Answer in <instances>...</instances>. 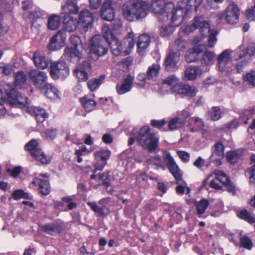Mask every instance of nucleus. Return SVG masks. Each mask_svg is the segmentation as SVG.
Returning a JSON list of instances; mask_svg holds the SVG:
<instances>
[{"mask_svg":"<svg viewBox=\"0 0 255 255\" xmlns=\"http://www.w3.org/2000/svg\"><path fill=\"white\" fill-rule=\"evenodd\" d=\"M111 151L108 149H103L96 151L94 155L95 157V162L94 164V169L93 171V174L91 176L92 180H97L103 181L102 184L106 187V190L110 193H112V187L110 186V179L108 174L105 172L95 174L97 171H101L107 164V160L111 156Z\"/></svg>","mask_w":255,"mask_h":255,"instance_id":"nucleus-1","label":"nucleus"},{"mask_svg":"<svg viewBox=\"0 0 255 255\" xmlns=\"http://www.w3.org/2000/svg\"><path fill=\"white\" fill-rule=\"evenodd\" d=\"M146 5L141 0L127 1L123 6V15L127 20L131 21L141 19L146 15Z\"/></svg>","mask_w":255,"mask_h":255,"instance_id":"nucleus-2","label":"nucleus"},{"mask_svg":"<svg viewBox=\"0 0 255 255\" xmlns=\"http://www.w3.org/2000/svg\"><path fill=\"white\" fill-rule=\"evenodd\" d=\"M209 27V23L204 19V17L197 16L194 18L192 24L186 27L184 29V32L186 33H189L199 28L200 33L203 36H206L209 34L208 45L209 47H213L217 41V32L214 29H210Z\"/></svg>","mask_w":255,"mask_h":255,"instance_id":"nucleus-3","label":"nucleus"},{"mask_svg":"<svg viewBox=\"0 0 255 255\" xmlns=\"http://www.w3.org/2000/svg\"><path fill=\"white\" fill-rule=\"evenodd\" d=\"M136 139L138 143L149 152L156 153L159 151V138L148 127L141 128Z\"/></svg>","mask_w":255,"mask_h":255,"instance_id":"nucleus-4","label":"nucleus"},{"mask_svg":"<svg viewBox=\"0 0 255 255\" xmlns=\"http://www.w3.org/2000/svg\"><path fill=\"white\" fill-rule=\"evenodd\" d=\"M3 90L4 93L0 89V99H5L10 105L19 108L27 107V98L22 96L21 94L16 91L10 84H5Z\"/></svg>","mask_w":255,"mask_h":255,"instance_id":"nucleus-5","label":"nucleus"},{"mask_svg":"<svg viewBox=\"0 0 255 255\" xmlns=\"http://www.w3.org/2000/svg\"><path fill=\"white\" fill-rule=\"evenodd\" d=\"M89 53L92 57L96 59L99 57L106 55L109 51L108 42L99 35H96L89 43Z\"/></svg>","mask_w":255,"mask_h":255,"instance_id":"nucleus-6","label":"nucleus"},{"mask_svg":"<svg viewBox=\"0 0 255 255\" xmlns=\"http://www.w3.org/2000/svg\"><path fill=\"white\" fill-rule=\"evenodd\" d=\"M50 74L53 79H64L69 74V69L63 61L52 62L50 64Z\"/></svg>","mask_w":255,"mask_h":255,"instance_id":"nucleus-7","label":"nucleus"},{"mask_svg":"<svg viewBox=\"0 0 255 255\" xmlns=\"http://www.w3.org/2000/svg\"><path fill=\"white\" fill-rule=\"evenodd\" d=\"M26 150H28L35 159L42 164H48L50 160L46 158V155L40 149L38 142L36 140L32 139L25 146Z\"/></svg>","mask_w":255,"mask_h":255,"instance_id":"nucleus-8","label":"nucleus"},{"mask_svg":"<svg viewBox=\"0 0 255 255\" xmlns=\"http://www.w3.org/2000/svg\"><path fill=\"white\" fill-rule=\"evenodd\" d=\"M163 158L166 162L167 167L170 172L177 180L176 183L180 184L182 180V175L170 153L164 151L163 153Z\"/></svg>","mask_w":255,"mask_h":255,"instance_id":"nucleus-9","label":"nucleus"},{"mask_svg":"<svg viewBox=\"0 0 255 255\" xmlns=\"http://www.w3.org/2000/svg\"><path fill=\"white\" fill-rule=\"evenodd\" d=\"M240 10L235 3L229 4L225 9L224 13L221 14V17L225 16L227 22L231 25L235 24L239 21Z\"/></svg>","mask_w":255,"mask_h":255,"instance_id":"nucleus-10","label":"nucleus"},{"mask_svg":"<svg viewBox=\"0 0 255 255\" xmlns=\"http://www.w3.org/2000/svg\"><path fill=\"white\" fill-rule=\"evenodd\" d=\"M29 77L34 86L39 89H45L47 83L46 73L38 70H32L29 72Z\"/></svg>","mask_w":255,"mask_h":255,"instance_id":"nucleus-11","label":"nucleus"},{"mask_svg":"<svg viewBox=\"0 0 255 255\" xmlns=\"http://www.w3.org/2000/svg\"><path fill=\"white\" fill-rule=\"evenodd\" d=\"M66 37L63 30H59L50 39V42L47 45L48 49L51 51H55L61 48L65 44Z\"/></svg>","mask_w":255,"mask_h":255,"instance_id":"nucleus-12","label":"nucleus"},{"mask_svg":"<svg viewBox=\"0 0 255 255\" xmlns=\"http://www.w3.org/2000/svg\"><path fill=\"white\" fill-rule=\"evenodd\" d=\"M101 15L102 18L107 21H112L114 19L115 12L111 0L104 1L101 9Z\"/></svg>","mask_w":255,"mask_h":255,"instance_id":"nucleus-13","label":"nucleus"},{"mask_svg":"<svg viewBox=\"0 0 255 255\" xmlns=\"http://www.w3.org/2000/svg\"><path fill=\"white\" fill-rule=\"evenodd\" d=\"M214 174L215 175V178L222 182L227 188V191L234 195L236 192V187L234 184L231 182L227 174L219 170H215L214 171Z\"/></svg>","mask_w":255,"mask_h":255,"instance_id":"nucleus-14","label":"nucleus"},{"mask_svg":"<svg viewBox=\"0 0 255 255\" xmlns=\"http://www.w3.org/2000/svg\"><path fill=\"white\" fill-rule=\"evenodd\" d=\"M27 101L28 103V105L27 106V107L28 106V108H27V107L26 106L20 108L25 110L26 112L30 114H32V113H33L37 122H43L45 119L48 118V114L46 113L45 110L40 107L32 108L30 106V104L27 99Z\"/></svg>","mask_w":255,"mask_h":255,"instance_id":"nucleus-15","label":"nucleus"},{"mask_svg":"<svg viewBox=\"0 0 255 255\" xmlns=\"http://www.w3.org/2000/svg\"><path fill=\"white\" fill-rule=\"evenodd\" d=\"M180 54L171 52L164 60V66L167 71H174L177 69V63L179 61Z\"/></svg>","mask_w":255,"mask_h":255,"instance_id":"nucleus-16","label":"nucleus"},{"mask_svg":"<svg viewBox=\"0 0 255 255\" xmlns=\"http://www.w3.org/2000/svg\"><path fill=\"white\" fill-rule=\"evenodd\" d=\"M91 69L90 63L88 61H84L75 69L76 76L80 81H85L88 78L87 72Z\"/></svg>","mask_w":255,"mask_h":255,"instance_id":"nucleus-17","label":"nucleus"},{"mask_svg":"<svg viewBox=\"0 0 255 255\" xmlns=\"http://www.w3.org/2000/svg\"><path fill=\"white\" fill-rule=\"evenodd\" d=\"M93 19V14L87 9L81 11L79 14L78 22L83 24V28L86 30L91 27Z\"/></svg>","mask_w":255,"mask_h":255,"instance_id":"nucleus-18","label":"nucleus"},{"mask_svg":"<svg viewBox=\"0 0 255 255\" xmlns=\"http://www.w3.org/2000/svg\"><path fill=\"white\" fill-rule=\"evenodd\" d=\"M133 81V77L130 75H128L121 83L117 85L116 91L117 93L120 95H123L130 91Z\"/></svg>","mask_w":255,"mask_h":255,"instance_id":"nucleus-19","label":"nucleus"},{"mask_svg":"<svg viewBox=\"0 0 255 255\" xmlns=\"http://www.w3.org/2000/svg\"><path fill=\"white\" fill-rule=\"evenodd\" d=\"M224 146L223 144L218 142L212 147V154L209 159L211 162L220 161L224 157Z\"/></svg>","mask_w":255,"mask_h":255,"instance_id":"nucleus-20","label":"nucleus"},{"mask_svg":"<svg viewBox=\"0 0 255 255\" xmlns=\"http://www.w3.org/2000/svg\"><path fill=\"white\" fill-rule=\"evenodd\" d=\"M79 7L74 1H66L62 6V14L63 16L76 17Z\"/></svg>","mask_w":255,"mask_h":255,"instance_id":"nucleus-21","label":"nucleus"},{"mask_svg":"<svg viewBox=\"0 0 255 255\" xmlns=\"http://www.w3.org/2000/svg\"><path fill=\"white\" fill-rule=\"evenodd\" d=\"M78 23L77 17L63 16V26L61 30L64 31V35L66 31L69 32L74 31L77 28Z\"/></svg>","mask_w":255,"mask_h":255,"instance_id":"nucleus-22","label":"nucleus"},{"mask_svg":"<svg viewBox=\"0 0 255 255\" xmlns=\"http://www.w3.org/2000/svg\"><path fill=\"white\" fill-rule=\"evenodd\" d=\"M231 60V52L229 49L223 51L218 57L217 65L220 71H224Z\"/></svg>","mask_w":255,"mask_h":255,"instance_id":"nucleus-23","label":"nucleus"},{"mask_svg":"<svg viewBox=\"0 0 255 255\" xmlns=\"http://www.w3.org/2000/svg\"><path fill=\"white\" fill-rule=\"evenodd\" d=\"M185 10L183 8H177L172 12L171 25L173 27L179 26L183 21Z\"/></svg>","mask_w":255,"mask_h":255,"instance_id":"nucleus-24","label":"nucleus"},{"mask_svg":"<svg viewBox=\"0 0 255 255\" xmlns=\"http://www.w3.org/2000/svg\"><path fill=\"white\" fill-rule=\"evenodd\" d=\"M150 42V37L146 34H142L138 37L137 42L138 52L140 55H144Z\"/></svg>","mask_w":255,"mask_h":255,"instance_id":"nucleus-25","label":"nucleus"},{"mask_svg":"<svg viewBox=\"0 0 255 255\" xmlns=\"http://www.w3.org/2000/svg\"><path fill=\"white\" fill-rule=\"evenodd\" d=\"M109 46L110 47L113 54L116 56L124 53L122 42H120L116 37H114L108 42Z\"/></svg>","mask_w":255,"mask_h":255,"instance_id":"nucleus-26","label":"nucleus"},{"mask_svg":"<svg viewBox=\"0 0 255 255\" xmlns=\"http://www.w3.org/2000/svg\"><path fill=\"white\" fill-rule=\"evenodd\" d=\"M33 184H38L40 192L44 195H48L50 191L49 182L47 180H43L40 178H35L32 182Z\"/></svg>","mask_w":255,"mask_h":255,"instance_id":"nucleus-27","label":"nucleus"},{"mask_svg":"<svg viewBox=\"0 0 255 255\" xmlns=\"http://www.w3.org/2000/svg\"><path fill=\"white\" fill-rule=\"evenodd\" d=\"M61 17L57 14H51L47 20V27L51 30L57 29L61 24Z\"/></svg>","mask_w":255,"mask_h":255,"instance_id":"nucleus-28","label":"nucleus"},{"mask_svg":"<svg viewBox=\"0 0 255 255\" xmlns=\"http://www.w3.org/2000/svg\"><path fill=\"white\" fill-rule=\"evenodd\" d=\"M33 60L35 66L39 68L45 69L48 67V62L45 56L39 52L34 53Z\"/></svg>","mask_w":255,"mask_h":255,"instance_id":"nucleus-29","label":"nucleus"},{"mask_svg":"<svg viewBox=\"0 0 255 255\" xmlns=\"http://www.w3.org/2000/svg\"><path fill=\"white\" fill-rule=\"evenodd\" d=\"M122 42L124 47V54H128L134 45V33L132 32L129 33L128 36L125 38Z\"/></svg>","mask_w":255,"mask_h":255,"instance_id":"nucleus-30","label":"nucleus"},{"mask_svg":"<svg viewBox=\"0 0 255 255\" xmlns=\"http://www.w3.org/2000/svg\"><path fill=\"white\" fill-rule=\"evenodd\" d=\"M153 11L155 14L167 16L165 12V3L163 0H153L151 4Z\"/></svg>","mask_w":255,"mask_h":255,"instance_id":"nucleus-31","label":"nucleus"},{"mask_svg":"<svg viewBox=\"0 0 255 255\" xmlns=\"http://www.w3.org/2000/svg\"><path fill=\"white\" fill-rule=\"evenodd\" d=\"M87 204L93 211L97 214L98 216H105L110 213L109 209L106 207H101L95 202H88Z\"/></svg>","mask_w":255,"mask_h":255,"instance_id":"nucleus-32","label":"nucleus"},{"mask_svg":"<svg viewBox=\"0 0 255 255\" xmlns=\"http://www.w3.org/2000/svg\"><path fill=\"white\" fill-rule=\"evenodd\" d=\"M201 73V69L199 66L189 67L185 71V77L188 80H192Z\"/></svg>","mask_w":255,"mask_h":255,"instance_id":"nucleus-33","label":"nucleus"},{"mask_svg":"<svg viewBox=\"0 0 255 255\" xmlns=\"http://www.w3.org/2000/svg\"><path fill=\"white\" fill-rule=\"evenodd\" d=\"M81 48H76V47H68L65 49V55L70 57L71 58H74L76 61H78L82 55Z\"/></svg>","mask_w":255,"mask_h":255,"instance_id":"nucleus-34","label":"nucleus"},{"mask_svg":"<svg viewBox=\"0 0 255 255\" xmlns=\"http://www.w3.org/2000/svg\"><path fill=\"white\" fill-rule=\"evenodd\" d=\"M215 56V54L213 51L206 50L203 52L200 59V62L202 66H207L210 65Z\"/></svg>","mask_w":255,"mask_h":255,"instance_id":"nucleus-35","label":"nucleus"},{"mask_svg":"<svg viewBox=\"0 0 255 255\" xmlns=\"http://www.w3.org/2000/svg\"><path fill=\"white\" fill-rule=\"evenodd\" d=\"M43 231L50 234L59 233L63 230L62 226L58 223H52L42 227Z\"/></svg>","mask_w":255,"mask_h":255,"instance_id":"nucleus-36","label":"nucleus"},{"mask_svg":"<svg viewBox=\"0 0 255 255\" xmlns=\"http://www.w3.org/2000/svg\"><path fill=\"white\" fill-rule=\"evenodd\" d=\"M185 125V120L179 117H175L171 119L169 124V129L173 130L183 128Z\"/></svg>","mask_w":255,"mask_h":255,"instance_id":"nucleus-37","label":"nucleus"},{"mask_svg":"<svg viewBox=\"0 0 255 255\" xmlns=\"http://www.w3.org/2000/svg\"><path fill=\"white\" fill-rule=\"evenodd\" d=\"M45 89H46L45 95L47 97L50 99H53L56 97L59 98V91L51 84H48Z\"/></svg>","mask_w":255,"mask_h":255,"instance_id":"nucleus-38","label":"nucleus"},{"mask_svg":"<svg viewBox=\"0 0 255 255\" xmlns=\"http://www.w3.org/2000/svg\"><path fill=\"white\" fill-rule=\"evenodd\" d=\"M207 117L212 121H217L221 117V111L219 107H214L210 110L207 114Z\"/></svg>","mask_w":255,"mask_h":255,"instance_id":"nucleus-39","label":"nucleus"},{"mask_svg":"<svg viewBox=\"0 0 255 255\" xmlns=\"http://www.w3.org/2000/svg\"><path fill=\"white\" fill-rule=\"evenodd\" d=\"M26 81V76L23 72L19 71L16 73L14 80V85L16 87L21 88Z\"/></svg>","mask_w":255,"mask_h":255,"instance_id":"nucleus-40","label":"nucleus"},{"mask_svg":"<svg viewBox=\"0 0 255 255\" xmlns=\"http://www.w3.org/2000/svg\"><path fill=\"white\" fill-rule=\"evenodd\" d=\"M191 120L194 122L195 128H197L198 130L201 131L203 136H205L207 133V129L202 119L195 117L193 118Z\"/></svg>","mask_w":255,"mask_h":255,"instance_id":"nucleus-41","label":"nucleus"},{"mask_svg":"<svg viewBox=\"0 0 255 255\" xmlns=\"http://www.w3.org/2000/svg\"><path fill=\"white\" fill-rule=\"evenodd\" d=\"M209 201L205 199H202L199 202L195 203L197 207V214L199 215H202L206 211L209 206Z\"/></svg>","mask_w":255,"mask_h":255,"instance_id":"nucleus-42","label":"nucleus"},{"mask_svg":"<svg viewBox=\"0 0 255 255\" xmlns=\"http://www.w3.org/2000/svg\"><path fill=\"white\" fill-rule=\"evenodd\" d=\"M80 101L85 109L89 112L94 109L96 106V103L94 100L88 99L87 97L81 98Z\"/></svg>","mask_w":255,"mask_h":255,"instance_id":"nucleus-43","label":"nucleus"},{"mask_svg":"<svg viewBox=\"0 0 255 255\" xmlns=\"http://www.w3.org/2000/svg\"><path fill=\"white\" fill-rule=\"evenodd\" d=\"M160 66L157 64H152L149 66L147 72V76L148 79H153L158 74Z\"/></svg>","mask_w":255,"mask_h":255,"instance_id":"nucleus-44","label":"nucleus"},{"mask_svg":"<svg viewBox=\"0 0 255 255\" xmlns=\"http://www.w3.org/2000/svg\"><path fill=\"white\" fill-rule=\"evenodd\" d=\"M179 80L175 75H172L168 76L163 81V85H168L170 87V90L176 84H178Z\"/></svg>","mask_w":255,"mask_h":255,"instance_id":"nucleus-45","label":"nucleus"},{"mask_svg":"<svg viewBox=\"0 0 255 255\" xmlns=\"http://www.w3.org/2000/svg\"><path fill=\"white\" fill-rule=\"evenodd\" d=\"M105 76H101L99 79L91 80L87 83L88 87L91 91L95 90L102 83Z\"/></svg>","mask_w":255,"mask_h":255,"instance_id":"nucleus-46","label":"nucleus"},{"mask_svg":"<svg viewBox=\"0 0 255 255\" xmlns=\"http://www.w3.org/2000/svg\"><path fill=\"white\" fill-rule=\"evenodd\" d=\"M238 216L241 219H244L250 223L255 222V217L253 216L246 210L241 211Z\"/></svg>","mask_w":255,"mask_h":255,"instance_id":"nucleus-47","label":"nucleus"},{"mask_svg":"<svg viewBox=\"0 0 255 255\" xmlns=\"http://www.w3.org/2000/svg\"><path fill=\"white\" fill-rule=\"evenodd\" d=\"M13 67L12 65L0 63V73L5 75H9L13 72Z\"/></svg>","mask_w":255,"mask_h":255,"instance_id":"nucleus-48","label":"nucleus"},{"mask_svg":"<svg viewBox=\"0 0 255 255\" xmlns=\"http://www.w3.org/2000/svg\"><path fill=\"white\" fill-rule=\"evenodd\" d=\"M174 31L173 26L171 25L163 26L160 28V35L163 37L170 36Z\"/></svg>","mask_w":255,"mask_h":255,"instance_id":"nucleus-49","label":"nucleus"},{"mask_svg":"<svg viewBox=\"0 0 255 255\" xmlns=\"http://www.w3.org/2000/svg\"><path fill=\"white\" fill-rule=\"evenodd\" d=\"M240 244L241 247L248 250H251L253 246L252 240L246 236L240 238Z\"/></svg>","mask_w":255,"mask_h":255,"instance_id":"nucleus-50","label":"nucleus"},{"mask_svg":"<svg viewBox=\"0 0 255 255\" xmlns=\"http://www.w3.org/2000/svg\"><path fill=\"white\" fill-rule=\"evenodd\" d=\"M244 80L248 84L255 87V71H252L244 77Z\"/></svg>","mask_w":255,"mask_h":255,"instance_id":"nucleus-51","label":"nucleus"},{"mask_svg":"<svg viewBox=\"0 0 255 255\" xmlns=\"http://www.w3.org/2000/svg\"><path fill=\"white\" fill-rule=\"evenodd\" d=\"M102 33L103 36L102 37L104 38L107 42H109L112 38L115 37L112 33L111 31L109 29V27L104 25L102 27Z\"/></svg>","mask_w":255,"mask_h":255,"instance_id":"nucleus-52","label":"nucleus"},{"mask_svg":"<svg viewBox=\"0 0 255 255\" xmlns=\"http://www.w3.org/2000/svg\"><path fill=\"white\" fill-rule=\"evenodd\" d=\"M226 157L230 164H235L238 161L239 155L235 151L228 152L226 154Z\"/></svg>","mask_w":255,"mask_h":255,"instance_id":"nucleus-53","label":"nucleus"},{"mask_svg":"<svg viewBox=\"0 0 255 255\" xmlns=\"http://www.w3.org/2000/svg\"><path fill=\"white\" fill-rule=\"evenodd\" d=\"M254 113V110L253 109L245 110L243 111L241 118L245 124L248 123V121L252 118Z\"/></svg>","mask_w":255,"mask_h":255,"instance_id":"nucleus-54","label":"nucleus"},{"mask_svg":"<svg viewBox=\"0 0 255 255\" xmlns=\"http://www.w3.org/2000/svg\"><path fill=\"white\" fill-rule=\"evenodd\" d=\"M185 58L186 62L188 63H191L198 59V57L196 55V54L194 53L191 50H188L186 52Z\"/></svg>","mask_w":255,"mask_h":255,"instance_id":"nucleus-55","label":"nucleus"},{"mask_svg":"<svg viewBox=\"0 0 255 255\" xmlns=\"http://www.w3.org/2000/svg\"><path fill=\"white\" fill-rule=\"evenodd\" d=\"M197 90L194 87L185 84L184 95H186L187 96L193 97L195 96Z\"/></svg>","mask_w":255,"mask_h":255,"instance_id":"nucleus-56","label":"nucleus"},{"mask_svg":"<svg viewBox=\"0 0 255 255\" xmlns=\"http://www.w3.org/2000/svg\"><path fill=\"white\" fill-rule=\"evenodd\" d=\"M186 45V42L181 38H178L175 41V48L178 51H181L185 48Z\"/></svg>","mask_w":255,"mask_h":255,"instance_id":"nucleus-57","label":"nucleus"},{"mask_svg":"<svg viewBox=\"0 0 255 255\" xmlns=\"http://www.w3.org/2000/svg\"><path fill=\"white\" fill-rule=\"evenodd\" d=\"M70 41L72 44V47H76V48L82 49L81 44V40L80 38L76 35H72L70 37Z\"/></svg>","mask_w":255,"mask_h":255,"instance_id":"nucleus-58","label":"nucleus"},{"mask_svg":"<svg viewBox=\"0 0 255 255\" xmlns=\"http://www.w3.org/2000/svg\"><path fill=\"white\" fill-rule=\"evenodd\" d=\"M57 130L56 129H51L46 130L43 137L47 139H53L57 135Z\"/></svg>","mask_w":255,"mask_h":255,"instance_id":"nucleus-59","label":"nucleus"},{"mask_svg":"<svg viewBox=\"0 0 255 255\" xmlns=\"http://www.w3.org/2000/svg\"><path fill=\"white\" fill-rule=\"evenodd\" d=\"M185 84H179L178 82V84H176L172 89L170 90L172 93H177L178 94H183L184 90Z\"/></svg>","mask_w":255,"mask_h":255,"instance_id":"nucleus-60","label":"nucleus"},{"mask_svg":"<svg viewBox=\"0 0 255 255\" xmlns=\"http://www.w3.org/2000/svg\"><path fill=\"white\" fill-rule=\"evenodd\" d=\"M185 188L186 189V194H189L190 189L186 186L185 182H184L182 185L179 184L176 188V191L178 194H182L184 193Z\"/></svg>","mask_w":255,"mask_h":255,"instance_id":"nucleus-61","label":"nucleus"},{"mask_svg":"<svg viewBox=\"0 0 255 255\" xmlns=\"http://www.w3.org/2000/svg\"><path fill=\"white\" fill-rule=\"evenodd\" d=\"M28 197V194L24 193L21 190H17L15 191L12 194V197L15 200H17L21 198H26Z\"/></svg>","mask_w":255,"mask_h":255,"instance_id":"nucleus-62","label":"nucleus"},{"mask_svg":"<svg viewBox=\"0 0 255 255\" xmlns=\"http://www.w3.org/2000/svg\"><path fill=\"white\" fill-rule=\"evenodd\" d=\"M246 15L249 20L251 21L255 20V10L254 9V5L252 8L246 10Z\"/></svg>","mask_w":255,"mask_h":255,"instance_id":"nucleus-63","label":"nucleus"},{"mask_svg":"<svg viewBox=\"0 0 255 255\" xmlns=\"http://www.w3.org/2000/svg\"><path fill=\"white\" fill-rule=\"evenodd\" d=\"M177 154L181 159L184 162H187L189 160V154L184 151H177Z\"/></svg>","mask_w":255,"mask_h":255,"instance_id":"nucleus-64","label":"nucleus"}]
</instances>
